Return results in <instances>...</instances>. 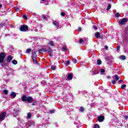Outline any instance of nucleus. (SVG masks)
I'll list each match as a JSON object with an SVG mask.
<instances>
[{"label": "nucleus", "mask_w": 128, "mask_h": 128, "mask_svg": "<svg viewBox=\"0 0 128 128\" xmlns=\"http://www.w3.org/2000/svg\"><path fill=\"white\" fill-rule=\"evenodd\" d=\"M122 82V80H120L118 81V82Z\"/></svg>", "instance_id": "8fccbe9b"}, {"label": "nucleus", "mask_w": 128, "mask_h": 128, "mask_svg": "<svg viewBox=\"0 0 128 128\" xmlns=\"http://www.w3.org/2000/svg\"><path fill=\"white\" fill-rule=\"evenodd\" d=\"M116 80H112V84H116Z\"/></svg>", "instance_id": "58836bf2"}, {"label": "nucleus", "mask_w": 128, "mask_h": 128, "mask_svg": "<svg viewBox=\"0 0 128 128\" xmlns=\"http://www.w3.org/2000/svg\"><path fill=\"white\" fill-rule=\"evenodd\" d=\"M54 112H56L55 110H52L50 111V114H54Z\"/></svg>", "instance_id": "ea45409f"}, {"label": "nucleus", "mask_w": 128, "mask_h": 128, "mask_svg": "<svg viewBox=\"0 0 128 128\" xmlns=\"http://www.w3.org/2000/svg\"><path fill=\"white\" fill-rule=\"evenodd\" d=\"M44 4H46H46H48V2H46Z\"/></svg>", "instance_id": "3c124183"}, {"label": "nucleus", "mask_w": 128, "mask_h": 128, "mask_svg": "<svg viewBox=\"0 0 128 128\" xmlns=\"http://www.w3.org/2000/svg\"><path fill=\"white\" fill-rule=\"evenodd\" d=\"M78 30L79 32H80V30H82V28H80V27L78 28Z\"/></svg>", "instance_id": "de8ad7c7"}, {"label": "nucleus", "mask_w": 128, "mask_h": 128, "mask_svg": "<svg viewBox=\"0 0 128 128\" xmlns=\"http://www.w3.org/2000/svg\"><path fill=\"white\" fill-rule=\"evenodd\" d=\"M79 110H80V112H84V108L81 107V108H80Z\"/></svg>", "instance_id": "7c9ffc66"}, {"label": "nucleus", "mask_w": 128, "mask_h": 128, "mask_svg": "<svg viewBox=\"0 0 128 128\" xmlns=\"http://www.w3.org/2000/svg\"><path fill=\"white\" fill-rule=\"evenodd\" d=\"M53 24L57 28H58L60 26V24H58V22H56V21H54L53 22Z\"/></svg>", "instance_id": "ddd939ff"}, {"label": "nucleus", "mask_w": 128, "mask_h": 128, "mask_svg": "<svg viewBox=\"0 0 128 128\" xmlns=\"http://www.w3.org/2000/svg\"><path fill=\"white\" fill-rule=\"evenodd\" d=\"M120 45H118L116 48L118 52H120Z\"/></svg>", "instance_id": "b1692460"}, {"label": "nucleus", "mask_w": 128, "mask_h": 128, "mask_svg": "<svg viewBox=\"0 0 128 128\" xmlns=\"http://www.w3.org/2000/svg\"><path fill=\"white\" fill-rule=\"evenodd\" d=\"M62 40V38H60V37H58L57 38V40Z\"/></svg>", "instance_id": "49530a36"}, {"label": "nucleus", "mask_w": 128, "mask_h": 128, "mask_svg": "<svg viewBox=\"0 0 128 128\" xmlns=\"http://www.w3.org/2000/svg\"><path fill=\"white\" fill-rule=\"evenodd\" d=\"M28 26L26 25H22L20 26V32H28Z\"/></svg>", "instance_id": "7ed1b4c3"}, {"label": "nucleus", "mask_w": 128, "mask_h": 128, "mask_svg": "<svg viewBox=\"0 0 128 128\" xmlns=\"http://www.w3.org/2000/svg\"><path fill=\"white\" fill-rule=\"evenodd\" d=\"M20 110H16V109L14 110V112L13 114V116L16 118V116H18V114Z\"/></svg>", "instance_id": "1a4fd4ad"}, {"label": "nucleus", "mask_w": 128, "mask_h": 128, "mask_svg": "<svg viewBox=\"0 0 128 128\" xmlns=\"http://www.w3.org/2000/svg\"><path fill=\"white\" fill-rule=\"evenodd\" d=\"M2 6L0 4V8H2Z\"/></svg>", "instance_id": "4d7b16f0"}, {"label": "nucleus", "mask_w": 128, "mask_h": 128, "mask_svg": "<svg viewBox=\"0 0 128 128\" xmlns=\"http://www.w3.org/2000/svg\"><path fill=\"white\" fill-rule=\"evenodd\" d=\"M4 26H6V24L4 22L0 23V28H4Z\"/></svg>", "instance_id": "f3484780"}, {"label": "nucleus", "mask_w": 128, "mask_h": 128, "mask_svg": "<svg viewBox=\"0 0 128 128\" xmlns=\"http://www.w3.org/2000/svg\"><path fill=\"white\" fill-rule=\"evenodd\" d=\"M48 52L50 56H52V48H48Z\"/></svg>", "instance_id": "9b49d317"}, {"label": "nucleus", "mask_w": 128, "mask_h": 128, "mask_svg": "<svg viewBox=\"0 0 128 128\" xmlns=\"http://www.w3.org/2000/svg\"><path fill=\"white\" fill-rule=\"evenodd\" d=\"M12 64H18V61L16 60H13Z\"/></svg>", "instance_id": "4be33fe9"}, {"label": "nucleus", "mask_w": 128, "mask_h": 128, "mask_svg": "<svg viewBox=\"0 0 128 128\" xmlns=\"http://www.w3.org/2000/svg\"><path fill=\"white\" fill-rule=\"evenodd\" d=\"M37 56H38L36 55V52H32V61L34 62L35 64H38V60H36Z\"/></svg>", "instance_id": "f03ea898"}, {"label": "nucleus", "mask_w": 128, "mask_h": 128, "mask_svg": "<svg viewBox=\"0 0 128 128\" xmlns=\"http://www.w3.org/2000/svg\"><path fill=\"white\" fill-rule=\"evenodd\" d=\"M94 128H100V126H98V124H94Z\"/></svg>", "instance_id": "f704fd0d"}, {"label": "nucleus", "mask_w": 128, "mask_h": 128, "mask_svg": "<svg viewBox=\"0 0 128 128\" xmlns=\"http://www.w3.org/2000/svg\"><path fill=\"white\" fill-rule=\"evenodd\" d=\"M126 84H122V86H121V88L124 90V88H126Z\"/></svg>", "instance_id": "2f4dec72"}, {"label": "nucleus", "mask_w": 128, "mask_h": 128, "mask_svg": "<svg viewBox=\"0 0 128 128\" xmlns=\"http://www.w3.org/2000/svg\"><path fill=\"white\" fill-rule=\"evenodd\" d=\"M10 96H12V98H16V92H13L10 94Z\"/></svg>", "instance_id": "a211bd4d"}, {"label": "nucleus", "mask_w": 128, "mask_h": 128, "mask_svg": "<svg viewBox=\"0 0 128 128\" xmlns=\"http://www.w3.org/2000/svg\"><path fill=\"white\" fill-rule=\"evenodd\" d=\"M48 50L46 48H42L38 50V52H47Z\"/></svg>", "instance_id": "dca6fc26"}, {"label": "nucleus", "mask_w": 128, "mask_h": 128, "mask_svg": "<svg viewBox=\"0 0 128 128\" xmlns=\"http://www.w3.org/2000/svg\"><path fill=\"white\" fill-rule=\"evenodd\" d=\"M93 28H94V30H98V26H95L94 25L93 26Z\"/></svg>", "instance_id": "79ce46f5"}, {"label": "nucleus", "mask_w": 128, "mask_h": 128, "mask_svg": "<svg viewBox=\"0 0 128 128\" xmlns=\"http://www.w3.org/2000/svg\"><path fill=\"white\" fill-rule=\"evenodd\" d=\"M60 14L62 16H66V14L64 12H61Z\"/></svg>", "instance_id": "c9c22d12"}, {"label": "nucleus", "mask_w": 128, "mask_h": 128, "mask_svg": "<svg viewBox=\"0 0 128 128\" xmlns=\"http://www.w3.org/2000/svg\"><path fill=\"white\" fill-rule=\"evenodd\" d=\"M22 100L23 102H32L34 100V99L32 96L26 97V96L24 95L22 98Z\"/></svg>", "instance_id": "f257e3e1"}, {"label": "nucleus", "mask_w": 128, "mask_h": 128, "mask_svg": "<svg viewBox=\"0 0 128 128\" xmlns=\"http://www.w3.org/2000/svg\"><path fill=\"white\" fill-rule=\"evenodd\" d=\"M119 58L120 60H126V56L122 55L120 56Z\"/></svg>", "instance_id": "2eb2a0df"}, {"label": "nucleus", "mask_w": 128, "mask_h": 128, "mask_svg": "<svg viewBox=\"0 0 128 128\" xmlns=\"http://www.w3.org/2000/svg\"><path fill=\"white\" fill-rule=\"evenodd\" d=\"M106 72V70H104V69H102L100 70V73L101 74H103V72Z\"/></svg>", "instance_id": "e433bc0d"}, {"label": "nucleus", "mask_w": 128, "mask_h": 128, "mask_svg": "<svg viewBox=\"0 0 128 128\" xmlns=\"http://www.w3.org/2000/svg\"><path fill=\"white\" fill-rule=\"evenodd\" d=\"M70 61H66V66H68L70 65Z\"/></svg>", "instance_id": "37998d69"}, {"label": "nucleus", "mask_w": 128, "mask_h": 128, "mask_svg": "<svg viewBox=\"0 0 128 128\" xmlns=\"http://www.w3.org/2000/svg\"><path fill=\"white\" fill-rule=\"evenodd\" d=\"M98 120L99 122H104V116H99L98 118Z\"/></svg>", "instance_id": "0eeeda50"}, {"label": "nucleus", "mask_w": 128, "mask_h": 128, "mask_svg": "<svg viewBox=\"0 0 128 128\" xmlns=\"http://www.w3.org/2000/svg\"><path fill=\"white\" fill-rule=\"evenodd\" d=\"M111 8H112V5H110V4H108L106 9L107 10H110Z\"/></svg>", "instance_id": "5701e85b"}, {"label": "nucleus", "mask_w": 128, "mask_h": 128, "mask_svg": "<svg viewBox=\"0 0 128 128\" xmlns=\"http://www.w3.org/2000/svg\"><path fill=\"white\" fill-rule=\"evenodd\" d=\"M62 50H64V52H66V50H68V48L64 46L62 48Z\"/></svg>", "instance_id": "c756f323"}, {"label": "nucleus", "mask_w": 128, "mask_h": 128, "mask_svg": "<svg viewBox=\"0 0 128 128\" xmlns=\"http://www.w3.org/2000/svg\"><path fill=\"white\" fill-rule=\"evenodd\" d=\"M32 52V49L31 48H28L26 50V54H30Z\"/></svg>", "instance_id": "412c9836"}, {"label": "nucleus", "mask_w": 128, "mask_h": 128, "mask_svg": "<svg viewBox=\"0 0 128 128\" xmlns=\"http://www.w3.org/2000/svg\"><path fill=\"white\" fill-rule=\"evenodd\" d=\"M32 106H34V103L32 104Z\"/></svg>", "instance_id": "6e6d98bb"}, {"label": "nucleus", "mask_w": 128, "mask_h": 128, "mask_svg": "<svg viewBox=\"0 0 128 128\" xmlns=\"http://www.w3.org/2000/svg\"><path fill=\"white\" fill-rule=\"evenodd\" d=\"M104 48L106 50H108V46H104Z\"/></svg>", "instance_id": "09e8293b"}, {"label": "nucleus", "mask_w": 128, "mask_h": 128, "mask_svg": "<svg viewBox=\"0 0 128 128\" xmlns=\"http://www.w3.org/2000/svg\"><path fill=\"white\" fill-rule=\"evenodd\" d=\"M56 67L54 66H51V68L52 70H56Z\"/></svg>", "instance_id": "cd10ccee"}, {"label": "nucleus", "mask_w": 128, "mask_h": 128, "mask_svg": "<svg viewBox=\"0 0 128 128\" xmlns=\"http://www.w3.org/2000/svg\"><path fill=\"white\" fill-rule=\"evenodd\" d=\"M72 61L73 62L74 64H76L77 62L76 59L74 58H72Z\"/></svg>", "instance_id": "393cba45"}, {"label": "nucleus", "mask_w": 128, "mask_h": 128, "mask_svg": "<svg viewBox=\"0 0 128 128\" xmlns=\"http://www.w3.org/2000/svg\"><path fill=\"white\" fill-rule=\"evenodd\" d=\"M28 124H29V126H34V122L32 120H30L29 122H28Z\"/></svg>", "instance_id": "f8f14e48"}, {"label": "nucleus", "mask_w": 128, "mask_h": 128, "mask_svg": "<svg viewBox=\"0 0 128 128\" xmlns=\"http://www.w3.org/2000/svg\"><path fill=\"white\" fill-rule=\"evenodd\" d=\"M23 18L24 20H26V18H28V16H26V14H24L23 15Z\"/></svg>", "instance_id": "72a5a7b5"}, {"label": "nucleus", "mask_w": 128, "mask_h": 128, "mask_svg": "<svg viewBox=\"0 0 128 128\" xmlns=\"http://www.w3.org/2000/svg\"><path fill=\"white\" fill-rule=\"evenodd\" d=\"M68 79L69 80H72V74H68Z\"/></svg>", "instance_id": "4468645a"}, {"label": "nucleus", "mask_w": 128, "mask_h": 128, "mask_svg": "<svg viewBox=\"0 0 128 128\" xmlns=\"http://www.w3.org/2000/svg\"><path fill=\"white\" fill-rule=\"evenodd\" d=\"M6 112H2V114H0V122H2L6 118Z\"/></svg>", "instance_id": "20e7f679"}, {"label": "nucleus", "mask_w": 128, "mask_h": 128, "mask_svg": "<svg viewBox=\"0 0 128 128\" xmlns=\"http://www.w3.org/2000/svg\"><path fill=\"white\" fill-rule=\"evenodd\" d=\"M42 0V2H44L46 0Z\"/></svg>", "instance_id": "13d9d810"}, {"label": "nucleus", "mask_w": 128, "mask_h": 128, "mask_svg": "<svg viewBox=\"0 0 128 128\" xmlns=\"http://www.w3.org/2000/svg\"><path fill=\"white\" fill-rule=\"evenodd\" d=\"M5 81L6 82H8V80H5Z\"/></svg>", "instance_id": "5fc2aeb1"}, {"label": "nucleus", "mask_w": 128, "mask_h": 128, "mask_svg": "<svg viewBox=\"0 0 128 128\" xmlns=\"http://www.w3.org/2000/svg\"><path fill=\"white\" fill-rule=\"evenodd\" d=\"M15 10L16 12H18V10H20V9L18 7H15Z\"/></svg>", "instance_id": "a19ab883"}, {"label": "nucleus", "mask_w": 128, "mask_h": 128, "mask_svg": "<svg viewBox=\"0 0 128 128\" xmlns=\"http://www.w3.org/2000/svg\"><path fill=\"white\" fill-rule=\"evenodd\" d=\"M115 16H116V18H120V13H116L115 14Z\"/></svg>", "instance_id": "473e14b6"}, {"label": "nucleus", "mask_w": 128, "mask_h": 128, "mask_svg": "<svg viewBox=\"0 0 128 128\" xmlns=\"http://www.w3.org/2000/svg\"><path fill=\"white\" fill-rule=\"evenodd\" d=\"M84 42V39H80L79 40V44H82Z\"/></svg>", "instance_id": "c85d7f7f"}, {"label": "nucleus", "mask_w": 128, "mask_h": 128, "mask_svg": "<svg viewBox=\"0 0 128 128\" xmlns=\"http://www.w3.org/2000/svg\"><path fill=\"white\" fill-rule=\"evenodd\" d=\"M6 58V54L4 52L0 53V64L4 62V60Z\"/></svg>", "instance_id": "39448f33"}, {"label": "nucleus", "mask_w": 128, "mask_h": 128, "mask_svg": "<svg viewBox=\"0 0 128 128\" xmlns=\"http://www.w3.org/2000/svg\"><path fill=\"white\" fill-rule=\"evenodd\" d=\"M128 116H125V118L128 119Z\"/></svg>", "instance_id": "603ef678"}, {"label": "nucleus", "mask_w": 128, "mask_h": 128, "mask_svg": "<svg viewBox=\"0 0 128 128\" xmlns=\"http://www.w3.org/2000/svg\"><path fill=\"white\" fill-rule=\"evenodd\" d=\"M42 18H44V20H46V16L44 15H43Z\"/></svg>", "instance_id": "a18cd8bd"}, {"label": "nucleus", "mask_w": 128, "mask_h": 128, "mask_svg": "<svg viewBox=\"0 0 128 128\" xmlns=\"http://www.w3.org/2000/svg\"><path fill=\"white\" fill-rule=\"evenodd\" d=\"M92 74V76H94V74H98V73H95L94 71L91 72Z\"/></svg>", "instance_id": "4c0bfd02"}, {"label": "nucleus", "mask_w": 128, "mask_h": 128, "mask_svg": "<svg viewBox=\"0 0 128 128\" xmlns=\"http://www.w3.org/2000/svg\"><path fill=\"white\" fill-rule=\"evenodd\" d=\"M97 64L98 66L102 64V60H97Z\"/></svg>", "instance_id": "a878e982"}, {"label": "nucleus", "mask_w": 128, "mask_h": 128, "mask_svg": "<svg viewBox=\"0 0 128 128\" xmlns=\"http://www.w3.org/2000/svg\"><path fill=\"white\" fill-rule=\"evenodd\" d=\"M115 80H120V77H118V75H115Z\"/></svg>", "instance_id": "bb28decb"}, {"label": "nucleus", "mask_w": 128, "mask_h": 128, "mask_svg": "<svg viewBox=\"0 0 128 128\" xmlns=\"http://www.w3.org/2000/svg\"><path fill=\"white\" fill-rule=\"evenodd\" d=\"M95 36L96 38H102V37L100 36V32H97L95 34Z\"/></svg>", "instance_id": "9d476101"}, {"label": "nucleus", "mask_w": 128, "mask_h": 128, "mask_svg": "<svg viewBox=\"0 0 128 128\" xmlns=\"http://www.w3.org/2000/svg\"><path fill=\"white\" fill-rule=\"evenodd\" d=\"M128 22V20L126 18H123L119 22L120 24H121V26H124V24L125 22Z\"/></svg>", "instance_id": "423d86ee"}, {"label": "nucleus", "mask_w": 128, "mask_h": 128, "mask_svg": "<svg viewBox=\"0 0 128 128\" xmlns=\"http://www.w3.org/2000/svg\"><path fill=\"white\" fill-rule=\"evenodd\" d=\"M48 44L49 46H54V42L53 41H50L48 43Z\"/></svg>", "instance_id": "6ab92c4d"}, {"label": "nucleus", "mask_w": 128, "mask_h": 128, "mask_svg": "<svg viewBox=\"0 0 128 128\" xmlns=\"http://www.w3.org/2000/svg\"><path fill=\"white\" fill-rule=\"evenodd\" d=\"M12 58H12V56L10 55L8 56L7 57V62H12Z\"/></svg>", "instance_id": "6e6552de"}, {"label": "nucleus", "mask_w": 128, "mask_h": 128, "mask_svg": "<svg viewBox=\"0 0 128 128\" xmlns=\"http://www.w3.org/2000/svg\"><path fill=\"white\" fill-rule=\"evenodd\" d=\"M28 118H32V114L30 112H28L27 115Z\"/></svg>", "instance_id": "aec40b11"}, {"label": "nucleus", "mask_w": 128, "mask_h": 128, "mask_svg": "<svg viewBox=\"0 0 128 128\" xmlns=\"http://www.w3.org/2000/svg\"><path fill=\"white\" fill-rule=\"evenodd\" d=\"M8 92V90H4V94H6Z\"/></svg>", "instance_id": "c03bdc74"}, {"label": "nucleus", "mask_w": 128, "mask_h": 128, "mask_svg": "<svg viewBox=\"0 0 128 128\" xmlns=\"http://www.w3.org/2000/svg\"><path fill=\"white\" fill-rule=\"evenodd\" d=\"M34 31H35V32H38V29H36V30H34Z\"/></svg>", "instance_id": "864d4df0"}]
</instances>
